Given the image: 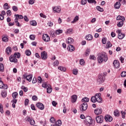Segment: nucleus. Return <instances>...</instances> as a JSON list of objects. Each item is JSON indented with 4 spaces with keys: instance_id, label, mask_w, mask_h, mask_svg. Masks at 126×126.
Listing matches in <instances>:
<instances>
[{
    "instance_id": "nucleus-1",
    "label": "nucleus",
    "mask_w": 126,
    "mask_h": 126,
    "mask_svg": "<svg viewBox=\"0 0 126 126\" xmlns=\"http://www.w3.org/2000/svg\"><path fill=\"white\" fill-rule=\"evenodd\" d=\"M97 60L98 63H102L103 62L106 63L108 61V56L106 53H102L98 56Z\"/></svg>"
},
{
    "instance_id": "nucleus-2",
    "label": "nucleus",
    "mask_w": 126,
    "mask_h": 126,
    "mask_svg": "<svg viewBox=\"0 0 126 126\" xmlns=\"http://www.w3.org/2000/svg\"><path fill=\"white\" fill-rule=\"evenodd\" d=\"M91 100L92 103H96V102H97L98 103H102L103 101V99L101 97L100 93L96 94L95 95L92 96Z\"/></svg>"
},
{
    "instance_id": "nucleus-3",
    "label": "nucleus",
    "mask_w": 126,
    "mask_h": 126,
    "mask_svg": "<svg viewBox=\"0 0 126 126\" xmlns=\"http://www.w3.org/2000/svg\"><path fill=\"white\" fill-rule=\"evenodd\" d=\"M105 81V76L103 75H99L97 79V82L98 84H101Z\"/></svg>"
},
{
    "instance_id": "nucleus-4",
    "label": "nucleus",
    "mask_w": 126,
    "mask_h": 126,
    "mask_svg": "<svg viewBox=\"0 0 126 126\" xmlns=\"http://www.w3.org/2000/svg\"><path fill=\"white\" fill-rule=\"evenodd\" d=\"M25 121L26 122H29L31 126L35 125V121L34 120V119L29 116H27L25 119Z\"/></svg>"
},
{
    "instance_id": "nucleus-5",
    "label": "nucleus",
    "mask_w": 126,
    "mask_h": 126,
    "mask_svg": "<svg viewBox=\"0 0 126 126\" xmlns=\"http://www.w3.org/2000/svg\"><path fill=\"white\" fill-rule=\"evenodd\" d=\"M87 108H88V104H87V103L86 102H84L80 105V110L81 112H84V111L87 110Z\"/></svg>"
},
{
    "instance_id": "nucleus-6",
    "label": "nucleus",
    "mask_w": 126,
    "mask_h": 126,
    "mask_svg": "<svg viewBox=\"0 0 126 126\" xmlns=\"http://www.w3.org/2000/svg\"><path fill=\"white\" fill-rule=\"evenodd\" d=\"M92 123H93V120H92V118L90 117H87L85 121V124L87 126H92Z\"/></svg>"
},
{
    "instance_id": "nucleus-7",
    "label": "nucleus",
    "mask_w": 126,
    "mask_h": 126,
    "mask_svg": "<svg viewBox=\"0 0 126 126\" xmlns=\"http://www.w3.org/2000/svg\"><path fill=\"white\" fill-rule=\"evenodd\" d=\"M96 122L97 124H102L104 122V116H98L95 118Z\"/></svg>"
},
{
    "instance_id": "nucleus-8",
    "label": "nucleus",
    "mask_w": 126,
    "mask_h": 126,
    "mask_svg": "<svg viewBox=\"0 0 126 126\" xmlns=\"http://www.w3.org/2000/svg\"><path fill=\"white\" fill-rule=\"evenodd\" d=\"M9 61L11 63H18L17 59L12 55L9 57Z\"/></svg>"
},
{
    "instance_id": "nucleus-9",
    "label": "nucleus",
    "mask_w": 126,
    "mask_h": 126,
    "mask_svg": "<svg viewBox=\"0 0 126 126\" xmlns=\"http://www.w3.org/2000/svg\"><path fill=\"white\" fill-rule=\"evenodd\" d=\"M23 78L24 79H27L28 81H29L30 82L32 80V75H27L26 74H25L23 75Z\"/></svg>"
},
{
    "instance_id": "nucleus-10",
    "label": "nucleus",
    "mask_w": 126,
    "mask_h": 126,
    "mask_svg": "<svg viewBox=\"0 0 126 126\" xmlns=\"http://www.w3.org/2000/svg\"><path fill=\"white\" fill-rule=\"evenodd\" d=\"M42 39L44 42H50V36L47 34H44L42 36Z\"/></svg>"
},
{
    "instance_id": "nucleus-11",
    "label": "nucleus",
    "mask_w": 126,
    "mask_h": 126,
    "mask_svg": "<svg viewBox=\"0 0 126 126\" xmlns=\"http://www.w3.org/2000/svg\"><path fill=\"white\" fill-rule=\"evenodd\" d=\"M41 58L42 60H47L48 54L46 51H43L41 53Z\"/></svg>"
},
{
    "instance_id": "nucleus-12",
    "label": "nucleus",
    "mask_w": 126,
    "mask_h": 126,
    "mask_svg": "<svg viewBox=\"0 0 126 126\" xmlns=\"http://www.w3.org/2000/svg\"><path fill=\"white\" fill-rule=\"evenodd\" d=\"M117 32L119 33V34H118L119 39H124V38H125V34L122 33V31H121L120 30H118L117 31Z\"/></svg>"
},
{
    "instance_id": "nucleus-13",
    "label": "nucleus",
    "mask_w": 126,
    "mask_h": 126,
    "mask_svg": "<svg viewBox=\"0 0 126 126\" xmlns=\"http://www.w3.org/2000/svg\"><path fill=\"white\" fill-rule=\"evenodd\" d=\"M8 86L7 84H3V82L0 81V89H7Z\"/></svg>"
},
{
    "instance_id": "nucleus-14",
    "label": "nucleus",
    "mask_w": 126,
    "mask_h": 126,
    "mask_svg": "<svg viewBox=\"0 0 126 126\" xmlns=\"http://www.w3.org/2000/svg\"><path fill=\"white\" fill-rule=\"evenodd\" d=\"M36 106L40 110H44V109H45V106H44V104L42 103L38 102L36 103Z\"/></svg>"
},
{
    "instance_id": "nucleus-15",
    "label": "nucleus",
    "mask_w": 126,
    "mask_h": 126,
    "mask_svg": "<svg viewBox=\"0 0 126 126\" xmlns=\"http://www.w3.org/2000/svg\"><path fill=\"white\" fill-rule=\"evenodd\" d=\"M113 64L115 68H119V67H120V62H119V61L117 60H115Z\"/></svg>"
},
{
    "instance_id": "nucleus-16",
    "label": "nucleus",
    "mask_w": 126,
    "mask_h": 126,
    "mask_svg": "<svg viewBox=\"0 0 126 126\" xmlns=\"http://www.w3.org/2000/svg\"><path fill=\"white\" fill-rule=\"evenodd\" d=\"M94 114H95V115L96 116H98L99 115H101V114H102V109H101V108H96L94 110Z\"/></svg>"
},
{
    "instance_id": "nucleus-17",
    "label": "nucleus",
    "mask_w": 126,
    "mask_h": 126,
    "mask_svg": "<svg viewBox=\"0 0 126 126\" xmlns=\"http://www.w3.org/2000/svg\"><path fill=\"white\" fill-rule=\"evenodd\" d=\"M104 119L105 120L106 122H111L112 121H113V117L110 115H106L105 116Z\"/></svg>"
},
{
    "instance_id": "nucleus-18",
    "label": "nucleus",
    "mask_w": 126,
    "mask_h": 126,
    "mask_svg": "<svg viewBox=\"0 0 126 126\" xmlns=\"http://www.w3.org/2000/svg\"><path fill=\"white\" fill-rule=\"evenodd\" d=\"M66 42L67 44H73V42H74V40L71 37H68L66 39Z\"/></svg>"
},
{
    "instance_id": "nucleus-19",
    "label": "nucleus",
    "mask_w": 126,
    "mask_h": 126,
    "mask_svg": "<svg viewBox=\"0 0 126 126\" xmlns=\"http://www.w3.org/2000/svg\"><path fill=\"white\" fill-rule=\"evenodd\" d=\"M67 51H69L70 52H73L75 49L74 47L71 45H69L67 47Z\"/></svg>"
},
{
    "instance_id": "nucleus-20",
    "label": "nucleus",
    "mask_w": 126,
    "mask_h": 126,
    "mask_svg": "<svg viewBox=\"0 0 126 126\" xmlns=\"http://www.w3.org/2000/svg\"><path fill=\"white\" fill-rule=\"evenodd\" d=\"M76 100H77V95H73L71 96V102L72 103H75L76 102Z\"/></svg>"
},
{
    "instance_id": "nucleus-21",
    "label": "nucleus",
    "mask_w": 126,
    "mask_h": 126,
    "mask_svg": "<svg viewBox=\"0 0 126 126\" xmlns=\"http://www.w3.org/2000/svg\"><path fill=\"white\" fill-rule=\"evenodd\" d=\"M1 13V14H0V20H3L4 18V15H5L6 13H5V11L4 10L2 11Z\"/></svg>"
},
{
    "instance_id": "nucleus-22",
    "label": "nucleus",
    "mask_w": 126,
    "mask_h": 126,
    "mask_svg": "<svg viewBox=\"0 0 126 126\" xmlns=\"http://www.w3.org/2000/svg\"><path fill=\"white\" fill-rule=\"evenodd\" d=\"M5 52H6L7 55H10V54H11V52H12L11 47H7L6 49Z\"/></svg>"
},
{
    "instance_id": "nucleus-23",
    "label": "nucleus",
    "mask_w": 126,
    "mask_h": 126,
    "mask_svg": "<svg viewBox=\"0 0 126 126\" xmlns=\"http://www.w3.org/2000/svg\"><path fill=\"white\" fill-rule=\"evenodd\" d=\"M53 10L55 12H57V13H60V12H61V7H54L53 8Z\"/></svg>"
},
{
    "instance_id": "nucleus-24",
    "label": "nucleus",
    "mask_w": 126,
    "mask_h": 126,
    "mask_svg": "<svg viewBox=\"0 0 126 126\" xmlns=\"http://www.w3.org/2000/svg\"><path fill=\"white\" fill-rule=\"evenodd\" d=\"M116 20H121V21H125L126 20V18L122 16H118L116 18Z\"/></svg>"
},
{
    "instance_id": "nucleus-25",
    "label": "nucleus",
    "mask_w": 126,
    "mask_h": 126,
    "mask_svg": "<svg viewBox=\"0 0 126 126\" xmlns=\"http://www.w3.org/2000/svg\"><path fill=\"white\" fill-rule=\"evenodd\" d=\"M114 7L116 9H119L121 7V2H116L114 4Z\"/></svg>"
},
{
    "instance_id": "nucleus-26",
    "label": "nucleus",
    "mask_w": 126,
    "mask_h": 126,
    "mask_svg": "<svg viewBox=\"0 0 126 126\" xmlns=\"http://www.w3.org/2000/svg\"><path fill=\"white\" fill-rule=\"evenodd\" d=\"M86 40H88V41H91L93 39V36L91 34H88L86 37Z\"/></svg>"
},
{
    "instance_id": "nucleus-27",
    "label": "nucleus",
    "mask_w": 126,
    "mask_h": 126,
    "mask_svg": "<svg viewBox=\"0 0 126 126\" xmlns=\"http://www.w3.org/2000/svg\"><path fill=\"white\" fill-rule=\"evenodd\" d=\"M2 41L3 42H8V36L7 35H4L2 38Z\"/></svg>"
},
{
    "instance_id": "nucleus-28",
    "label": "nucleus",
    "mask_w": 126,
    "mask_h": 126,
    "mask_svg": "<svg viewBox=\"0 0 126 126\" xmlns=\"http://www.w3.org/2000/svg\"><path fill=\"white\" fill-rule=\"evenodd\" d=\"M112 47V43L110 41H108L106 43L105 48L106 49H109V48H111Z\"/></svg>"
},
{
    "instance_id": "nucleus-29",
    "label": "nucleus",
    "mask_w": 126,
    "mask_h": 126,
    "mask_svg": "<svg viewBox=\"0 0 126 126\" xmlns=\"http://www.w3.org/2000/svg\"><path fill=\"white\" fill-rule=\"evenodd\" d=\"M79 19V17H78V16H76L74 18L73 20L71 22V23H72V24L75 23V22H76L77 21H78Z\"/></svg>"
},
{
    "instance_id": "nucleus-30",
    "label": "nucleus",
    "mask_w": 126,
    "mask_h": 126,
    "mask_svg": "<svg viewBox=\"0 0 126 126\" xmlns=\"http://www.w3.org/2000/svg\"><path fill=\"white\" fill-rule=\"evenodd\" d=\"M125 21H121L118 23L117 26L118 27H123L124 25V22Z\"/></svg>"
},
{
    "instance_id": "nucleus-31",
    "label": "nucleus",
    "mask_w": 126,
    "mask_h": 126,
    "mask_svg": "<svg viewBox=\"0 0 126 126\" xmlns=\"http://www.w3.org/2000/svg\"><path fill=\"white\" fill-rule=\"evenodd\" d=\"M13 56V57L16 58H16L17 59H20V53H19L18 52V53H15Z\"/></svg>"
},
{
    "instance_id": "nucleus-32",
    "label": "nucleus",
    "mask_w": 126,
    "mask_h": 126,
    "mask_svg": "<svg viewBox=\"0 0 126 126\" xmlns=\"http://www.w3.org/2000/svg\"><path fill=\"white\" fill-rule=\"evenodd\" d=\"M96 9H97L98 11H100V12H103L104 11L103 8H101L100 6H97L96 7Z\"/></svg>"
},
{
    "instance_id": "nucleus-33",
    "label": "nucleus",
    "mask_w": 126,
    "mask_h": 126,
    "mask_svg": "<svg viewBox=\"0 0 126 126\" xmlns=\"http://www.w3.org/2000/svg\"><path fill=\"white\" fill-rule=\"evenodd\" d=\"M15 17H17L18 19H23V16L22 15L15 14Z\"/></svg>"
},
{
    "instance_id": "nucleus-34",
    "label": "nucleus",
    "mask_w": 126,
    "mask_h": 126,
    "mask_svg": "<svg viewBox=\"0 0 126 126\" xmlns=\"http://www.w3.org/2000/svg\"><path fill=\"white\" fill-rule=\"evenodd\" d=\"M58 69H59V70H61V71H64V72L66 70V68H65V67H64L62 66L58 67Z\"/></svg>"
},
{
    "instance_id": "nucleus-35",
    "label": "nucleus",
    "mask_w": 126,
    "mask_h": 126,
    "mask_svg": "<svg viewBox=\"0 0 126 126\" xmlns=\"http://www.w3.org/2000/svg\"><path fill=\"white\" fill-rule=\"evenodd\" d=\"M114 115L116 117H119V116H120V111H119V110H116L114 112Z\"/></svg>"
},
{
    "instance_id": "nucleus-36",
    "label": "nucleus",
    "mask_w": 126,
    "mask_h": 126,
    "mask_svg": "<svg viewBox=\"0 0 126 126\" xmlns=\"http://www.w3.org/2000/svg\"><path fill=\"white\" fill-rule=\"evenodd\" d=\"M62 121L58 120L55 123L56 126H62Z\"/></svg>"
},
{
    "instance_id": "nucleus-37",
    "label": "nucleus",
    "mask_w": 126,
    "mask_h": 126,
    "mask_svg": "<svg viewBox=\"0 0 126 126\" xmlns=\"http://www.w3.org/2000/svg\"><path fill=\"white\" fill-rule=\"evenodd\" d=\"M82 102H85V103H87V102H89V98L88 97H84L82 99Z\"/></svg>"
},
{
    "instance_id": "nucleus-38",
    "label": "nucleus",
    "mask_w": 126,
    "mask_h": 126,
    "mask_svg": "<svg viewBox=\"0 0 126 126\" xmlns=\"http://www.w3.org/2000/svg\"><path fill=\"white\" fill-rule=\"evenodd\" d=\"M63 33V30H58L55 32V34L57 35H60V34H62Z\"/></svg>"
},
{
    "instance_id": "nucleus-39",
    "label": "nucleus",
    "mask_w": 126,
    "mask_h": 126,
    "mask_svg": "<svg viewBox=\"0 0 126 126\" xmlns=\"http://www.w3.org/2000/svg\"><path fill=\"white\" fill-rule=\"evenodd\" d=\"M30 24L32 26H36L37 25V22L36 21H32L30 22Z\"/></svg>"
},
{
    "instance_id": "nucleus-40",
    "label": "nucleus",
    "mask_w": 126,
    "mask_h": 126,
    "mask_svg": "<svg viewBox=\"0 0 126 126\" xmlns=\"http://www.w3.org/2000/svg\"><path fill=\"white\" fill-rule=\"evenodd\" d=\"M72 29H69L67 30L66 32H65L66 34H72Z\"/></svg>"
},
{
    "instance_id": "nucleus-41",
    "label": "nucleus",
    "mask_w": 126,
    "mask_h": 126,
    "mask_svg": "<svg viewBox=\"0 0 126 126\" xmlns=\"http://www.w3.org/2000/svg\"><path fill=\"white\" fill-rule=\"evenodd\" d=\"M52 90L53 89H52V88L48 87V88H47V93L50 94V93H52Z\"/></svg>"
},
{
    "instance_id": "nucleus-42",
    "label": "nucleus",
    "mask_w": 126,
    "mask_h": 126,
    "mask_svg": "<svg viewBox=\"0 0 126 126\" xmlns=\"http://www.w3.org/2000/svg\"><path fill=\"white\" fill-rule=\"evenodd\" d=\"M3 8L4 9H9V6H8V3H5L3 5Z\"/></svg>"
},
{
    "instance_id": "nucleus-43",
    "label": "nucleus",
    "mask_w": 126,
    "mask_h": 126,
    "mask_svg": "<svg viewBox=\"0 0 126 126\" xmlns=\"http://www.w3.org/2000/svg\"><path fill=\"white\" fill-rule=\"evenodd\" d=\"M21 89L23 90L25 92H27L28 91V88L24 86L21 87Z\"/></svg>"
},
{
    "instance_id": "nucleus-44",
    "label": "nucleus",
    "mask_w": 126,
    "mask_h": 126,
    "mask_svg": "<svg viewBox=\"0 0 126 126\" xmlns=\"http://www.w3.org/2000/svg\"><path fill=\"white\" fill-rule=\"evenodd\" d=\"M121 114L122 115V119H126V112L125 111H121Z\"/></svg>"
},
{
    "instance_id": "nucleus-45",
    "label": "nucleus",
    "mask_w": 126,
    "mask_h": 126,
    "mask_svg": "<svg viewBox=\"0 0 126 126\" xmlns=\"http://www.w3.org/2000/svg\"><path fill=\"white\" fill-rule=\"evenodd\" d=\"M17 95H18V94L17 92H14L12 94V97L13 99H16V97H17Z\"/></svg>"
},
{
    "instance_id": "nucleus-46",
    "label": "nucleus",
    "mask_w": 126,
    "mask_h": 126,
    "mask_svg": "<svg viewBox=\"0 0 126 126\" xmlns=\"http://www.w3.org/2000/svg\"><path fill=\"white\" fill-rule=\"evenodd\" d=\"M89 54H90V49L88 48L85 53V55L87 57V56H89Z\"/></svg>"
},
{
    "instance_id": "nucleus-47",
    "label": "nucleus",
    "mask_w": 126,
    "mask_h": 126,
    "mask_svg": "<svg viewBox=\"0 0 126 126\" xmlns=\"http://www.w3.org/2000/svg\"><path fill=\"white\" fill-rule=\"evenodd\" d=\"M88 2L89 3H94V4H96V2L95 0H88Z\"/></svg>"
},
{
    "instance_id": "nucleus-48",
    "label": "nucleus",
    "mask_w": 126,
    "mask_h": 126,
    "mask_svg": "<svg viewBox=\"0 0 126 126\" xmlns=\"http://www.w3.org/2000/svg\"><path fill=\"white\" fill-rule=\"evenodd\" d=\"M1 95L3 98H5V97H6V92L5 91H2Z\"/></svg>"
},
{
    "instance_id": "nucleus-49",
    "label": "nucleus",
    "mask_w": 126,
    "mask_h": 126,
    "mask_svg": "<svg viewBox=\"0 0 126 126\" xmlns=\"http://www.w3.org/2000/svg\"><path fill=\"white\" fill-rule=\"evenodd\" d=\"M80 64H81V65H84V64H85V62L84 61V60H80Z\"/></svg>"
},
{
    "instance_id": "nucleus-50",
    "label": "nucleus",
    "mask_w": 126,
    "mask_h": 126,
    "mask_svg": "<svg viewBox=\"0 0 126 126\" xmlns=\"http://www.w3.org/2000/svg\"><path fill=\"white\" fill-rule=\"evenodd\" d=\"M25 54L27 56H30L31 55V51L30 50H27L25 51Z\"/></svg>"
},
{
    "instance_id": "nucleus-51",
    "label": "nucleus",
    "mask_w": 126,
    "mask_h": 126,
    "mask_svg": "<svg viewBox=\"0 0 126 126\" xmlns=\"http://www.w3.org/2000/svg\"><path fill=\"white\" fill-rule=\"evenodd\" d=\"M81 3L82 5H85L87 3V0H82L81 1Z\"/></svg>"
},
{
    "instance_id": "nucleus-52",
    "label": "nucleus",
    "mask_w": 126,
    "mask_h": 126,
    "mask_svg": "<svg viewBox=\"0 0 126 126\" xmlns=\"http://www.w3.org/2000/svg\"><path fill=\"white\" fill-rule=\"evenodd\" d=\"M73 73L74 74V75H77L78 74V70L77 69H74L73 70Z\"/></svg>"
},
{
    "instance_id": "nucleus-53",
    "label": "nucleus",
    "mask_w": 126,
    "mask_h": 126,
    "mask_svg": "<svg viewBox=\"0 0 126 126\" xmlns=\"http://www.w3.org/2000/svg\"><path fill=\"white\" fill-rule=\"evenodd\" d=\"M0 71L1 72H3V64H0Z\"/></svg>"
},
{
    "instance_id": "nucleus-54",
    "label": "nucleus",
    "mask_w": 126,
    "mask_h": 126,
    "mask_svg": "<svg viewBox=\"0 0 126 126\" xmlns=\"http://www.w3.org/2000/svg\"><path fill=\"white\" fill-rule=\"evenodd\" d=\"M0 113L1 114H3V108L2 107V105L0 103Z\"/></svg>"
},
{
    "instance_id": "nucleus-55",
    "label": "nucleus",
    "mask_w": 126,
    "mask_h": 126,
    "mask_svg": "<svg viewBox=\"0 0 126 126\" xmlns=\"http://www.w3.org/2000/svg\"><path fill=\"white\" fill-rule=\"evenodd\" d=\"M13 11L16 12L18 10V8L16 6H13L12 7Z\"/></svg>"
},
{
    "instance_id": "nucleus-56",
    "label": "nucleus",
    "mask_w": 126,
    "mask_h": 126,
    "mask_svg": "<svg viewBox=\"0 0 126 126\" xmlns=\"http://www.w3.org/2000/svg\"><path fill=\"white\" fill-rule=\"evenodd\" d=\"M32 101H37L38 100V97L36 95H33L32 96Z\"/></svg>"
},
{
    "instance_id": "nucleus-57",
    "label": "nucleus",
    "mask_w": 126,
    "mask_h": 126,
    "mask_svg": "<svg viewBox=\"0 0 126 126\" xmlns=\"http://www.w3.org/2000/svg\"><path fill=\"white\" fill-rule=\"evenodd\" d=\"M47 25H48V26H49V27H53V25H54V23H53V22L52 21H50L47 23Z\"/></svg>"
},
{
    "instance_id": "nucleus-58",
    "label": "nucleus",
    "mask_w": 126,
    "mask_h": 126,
    "mask_svg": "<svg viewBox=\"0 0 126 126\" xmlns=\"http://www.w3.org/2000/svg\"><path fill=\"white\" fill-rule=\"evenodd\" d=\"M63 113L64 114H66V107L65 106V104L64 103H63Z\"/></svg>"
},
{
    "instance_id": "nucleus-59",
    "label": "nucleus",
    "mask_w": 126,
    "mask_h": 126,
    "mask_svg": "<svg viewBox=\"0 0 126 126\" xmlns=\"http://www.w3.org/2000/svg\"><path fill=\"white\" fill-rule=\"evenodd\" d=\"M30 38L31 40H32V41H34L35 40V35L33 34H31L30 35Z\"/></svg>"
},
{
    "instance_id": "nucleus-60",
    "label": "nucleus",
    "mask_w": 126,
    "mask_h": 126,
    "mask_svg": "<svg viewBox=\"0 0 126 126\" xmlns=\"http://www.w3.org/2000/svg\"><path fill=\"white\" fill-rule=\"evenodd\" d=\"M90 60H93L94 61H95V60H96V57L94 55H90Z\"/></svg>"
},
{
    "instance_id": "nucleus-61",
    "label": "nucleus",
    "mask_w": 126,
    "mask_h": 126,
    "mask_svg": "<svg viewBox=\"0 0 126 126\" xmlns=\"http://www.w3.org/2000/svg\"><path fill=\"white\" fill-rule=\"evenodd\" d=\"M50 122L51 123H52V124H55V123H56V120H55L54 117H51L50 118Z\"/></svg>"
},
{
    "instance_id": "nucleus-62",
    "label": "nucleus",
    "mask_w": 126,
    "mask_h": 126,
    "mask_svg": "<svg viewBox=\"0 0 126 126\" xmlns=\"http://www.w3.org/2000/svg\"><path fill=\"white\" fill-rule=\"evenodd\" d=\"M102 44H103L104 45H105V44H106V42H107V39H106L105 37L103 38L102 39Z\"/></svg>"
},
{
    "instance_id": "nucleus-63",
    "label": "nucleus",
    "mask_w": 126,
    "mask_h": 126,
    "mask_svg": "<svg viewBox=\"0 0 126 126\" xmlns=\"http://www.w3.org/2000/svg\"><path fill=\"white\" fill-rule=\"evenodd\" d=\"M121 76L122 77H125L126 76V72L123 71L121 73Z\"/></svg>"
},
{
    "instance_id": "nucleus-64",
    "label": "nucleus",
    "mask_w": 126,
    "mask_h": 126,
    "mask_svg": "<svg viewBox=\"0 0 126 126\" xmlns=\"http://www.w3.org/2000/svg\"><path fill=\"white\" fill-rule=\"evenodd\" d=\"M29 104V99H26L25 100V106H27Z\"/></svg>"
}]
</instances>
